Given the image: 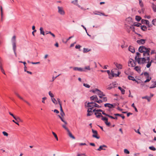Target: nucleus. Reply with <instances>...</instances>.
<instances>
[{"label":"nucleus","instance_id":"7c9ffc66","mask_svg":"<svg viewBox=\"0 0 156 156\" xmlns=\"http://www.w3.org/2000/svg\"><path fill=\"white\" fill-rule=\"evenodd\" d=\"M152 8L154 12L156 11V5H155L154 3H152Z\"/></svg>","mask_w":156,"mask_h":156},{"label":"nucleus","instance_id":"680f3d73","mask_svg":"<svg viewBox=\"0 0 156 156\" xmlns=\"http://www.w3.org/2000/svg\"><path fill=\"white\" fill-rule=\"evenodd\" d=\"M57 100L58 102V103L59 105H62V104L60 102V99L59 98H57Z\"/></svg>","mask_w":156,"mask_h":156},{"label":"nucleus","instance_id":"f3484780","mask_svg":"<svg viewBox=\"0 0 156 156\" xmlns=\"http://www.w3.org/2000/svg\"><path fill=\"white\" fill-rule=\"evenodd\" d=\"M141 23L142 24H145L147 25V24H149V22L147 20H141Z\"/></svg>","mask_w":156,"mask_h":156},{"label":"nucleus","instance_id":"ea45409f","mask_svg":"<svg viewBox=\"0 0 156 156\" xmlns=\"http://www.w3.org/2000/svg\"><path fill=\"white\" fill-rule=\"evenodd\" d=\"M52 133L53 134V135L54 136H55V138H56V140H58V138L57 135L54 132H52Z\"/></svg>","mask_w":156,"mask_h":156},{"label":"nucleus","instance_id":"58836bf2","mask_svg":"<svg viewBox=\"0 0 156 156\" xmlns=\"http://www.w3.org/2000/svg\"><path fill=\"white\" fill-rule=\"evenodd\" d=\"M50 34L54 38H55V35L54 34L51 33V31H48V32L46 34Z\"/></svg>","mask_w":156,"mask_h":156},{"label":"nucleus","instance_id":"4c0bfd02","mask_svg":"<svg viewBox=\"0 0 156 156\" xmlns=\"http://www.w3.org/2000/svg\"><path fill=\"white\" fill-rule=\"evenodd\" d=\"M149 149L153 151H155L156 150V148L153 146L149 147Z\"/></svg>","mask_w":156,"mask_h":156},{"label":"nucleus","instance_id":"0e129e2a","mask_svg":"<svg viewBox=\"0 0 156 156\" xmlns=\"http://www.w3.org/2000/svg\"><path fill=\"white\" fill-rule=\"evenodd\" d=\"M103 99V101L104 102L107 101V99L106 97H105L103 98H102Z\"/></svg>","mask_w":156,"mask_h":156},{"label":"nucleus","instance_id":"a878e982","mask_svg":"<svg viewBox=\"0 0 156 156\" xmlns=\"http://www.w3.org/2000/svg\"><path fill=\"white\" fill-rule=\"evenodd\" d=\"M114 87H115V86H114V84L112 83V84H111L109 85V86L107 88V89L108 90H110Z\"/></svg>","mask_w":156,"mask_h":156},{"label":"nucleus","instance_id":"4468645a","mask_svg":"<svg viewBox=\"0 0 156 156\" xmlns=\"http://www.w3.org/2000/svg\"><path fill=\"white\" fill-rule=\"evenodd\" d=\"M94 114L96 115L97 118H99L101 117V118H103V116L101 114V113H99L98 112H95L94 113Z\"/></svg>","mask_w":156,"mask_h":156},{"label":"nucleus","instance_id":"5701e85b","mask_svg":"<svg viewBox=\"0 0 156 156\" xmlns=\"http://www.w3.org/2000/svg\"><path fill=\"white\" fill-rule=\"evenodd\" d=\"M114 64L115 65V66H116L117 68L118 69H122V65L120 64H118L117 63L115 64L114 63Z\"/></svg>","mask_w":156,"mask_h":156},{"label":"nucleus","instance_id":"f03ea898","mask_svg":"<svg viewBox=\"0 0 156 156\" xmlns=\"http://www.w3.org/2000/svg\"><path fill=\"white\" fill-rule=\"evenodd\" d=\"M11 42L12 46V49L13 51L14 54L16 57H17V54L16 52V36H14L11 39Z\"/></svg>","mask_w":156,"mask_h":156},{"label":"nucleus","instance_id":"09e8293b","mask_svg":"<svg viewBox=\"0 0 156 156\" xmlns=\"http://www.w3.org/2000/svg\"><path fill=\"white\" fill-rule=\"evenodd\" d=\"M3 134L5 136H7L8 135V133L5 131H3L2 132Z\"/></svg>","mask_w":156,"mask_h":156},{"label":"nucleus","instance_id":"49530a36","mask_svg":"<svg viewBox=\"0 0 156 156\" xmlns=\"http://www.w3.org/2000/svg\"><path fill=\"white\" fill-rule=\"evenodd\" d=\"M124 152L126 154H129V151L126 149L124 150Z\"/></svg>","mask_w":156,"mask_h":156},{"label":"nucleus","instance_id":"a211bd4d","mask_svg":"<svg viewBox=\"0 0 156 156\" xmlns=\"http://www.w3.org/2000/svg\"><path fill=\"white\" fill-rule=\"evenodd\" d=\"M153 62V61L152 60H151L150 61H149V62H147V64L146 65V67L147 68H149L150 67V66H151L152 63Z\"/></svg>","mask_w":156,"mask_h":156},{"label":"nucleus","instance_id":"bb28decb","mask_svg":"<svg viewBox=\"0 0 156 156\" xmlns=\"http://www.w3.org/2000/svg\"><path fill=\"white\" fill-rule=\"evenodd\" d=\"M153 82V83L150 87V88L151 89L153 88L156 87V85H155L156 83L155 82Z\"/></svg>","mask_w":156,"mask_h":156},{"label":"nucleus","instance_id":"20e7f679","mask_svg":"<svg viewBox=\"0 0 156 156\" xmlns=\"http://www.w3.org/2000/svg\"><path fill=\"white\" fill-rule=\"evenodd\" d=\"M58 12L61 15H64L65 14V12L64 11L63 8L62 7H58Z\"/></svg>","mask_w":156,"mask_h":156},{"label":"nucleus","instance_id":"423d86ee","mask_svg":"<svg viewBox=\"0 0 156 156\" xmlns=\"http://www.w3.org/2000/svg\"><path fill=\"white\" fill-rule=\"evenodd\" d=\"M101 120L104 121L105 123L107 126H110L111 123L108 122V119L107 118L103 116L101 118Z\"/></svg>","mask_w":156,"mask_h":156},{"label":"nucleus","instance_id":"1a4fd4ad","mask_svg":"<svg viewBox=\"0 0 156 156\" xmlns=\"http://www.w3.org/2000/svg\"><path fill=\"white\" fill-rule=\"evenodd\" d=\"M148 48L146 47L145 46H141L138 48V51L140 53H143L146 50H147Z\"/></svg>","mask_w":156,"mask_h":156},{"label":"nucleus","instance_id":"f257e3e1","mask_svg":"<svg viewBox=\"0 0 156 156\" xmlns=\"http://www.w3.org/2000/svg\"><path fill=\"white\" fill-rule=\"evenodd\" d=\"M136 56L135 57V60L139 64H144L146 63V58L145 57L140 58L141 56V54L139 52L136 53Z\"/></svg>","mask_w":156,"mask_h":156},{"label":"nucleus","instance_id":"79ce46f5","mask_svg":"<svg viewBox=\"0 0 156 156\" xmlns=\"http://www.w3.org/2000/svg\"><path fill=\"white\" fill-rule=\"evenodd\" d=\"M139 3L141 7H143V4L141 0H139Z\"/></svg>","mask_w":156,"mask_h":156},{"label":"nucleus","instance_id":"052dcab7","mask_svg":"<svg viewBox=\"0 0 156 156\" xmlns=\"http://www.w3.org/2000/svg\"><path fill=\"white\" fill-rule=\"evenodd\" d=\"M144 74L145 76H148L149 73L147 72H145L144 73Z\"/></svg>","mask_w":156,"mask_h":156},{"label":"nucleus","instance_id":"aec40b11","mask_svg":"<svg viewBox=\"0 0 156 156\" xmlns=\"http://www.w3.org/2000/svg\"><path fill=\"white\" fill-rule=\"evenodd\" d=\"M111 75L110 74L109 75V78L110 79H112L113 77L114 76L115 73H114L113 71H111Z\"/></svg>","mask_w":156,"mask_h":156},{"label":"nucleus","instance_id":"e2e57ef3","mask_svg":"<svg viewBox=\"0 0 156 156\" xmlns=\"http://www.w3.org/2000/svg\"><path fill=\"white\" fill-rule=\"evenodd\" d=\"M74 37L73 36H70L67 39L66 41V42L65 43H66L69 39H71V38L73 37Z\"/></svg>","mask_w":156,"mask_h":156},{"label":"nucleus","instance_id":"8fccbe9b","mask_svg":"<svg viewBox=\"0 0 156 156\" xmlns=\"http://www.w3.org/2000/svg\"><path fill=\"white\" fill-rule=\"evenodd\" d=\"M62 127L64 128L67 131H68L69 129L68 128L64 125H62Z\"/></svg>","mask_w":156,"mask_h":156},{"label":"nucleus","instance_id":"c756f323","mask_svg":"<svg viewBox=\"0 0 156 156\" xmlns=\"http://www.w3.org/2000/svg\"><path fill=\"white\" fill-rule=\"evenodd\" d=\"M15 95L20 99L22 100H23V98L22 97H21L20 95L17 92H15Z\"/></svg>","mask_w":156,"mask_h":156},{"label":"nucleus","instance_id":"37998d69","mask_svg":"<svg viewBox=\"0 0 156 156\" xmlns=\"http://www.w3.org/2000/svg\"><path fill=\"white\" fill-rule=\"evenodd\" d=\"M0 69L2 72L5 75V73L4 71V70L2 66L0 67Z\"/></svg>","mask_w":156,"mask_h":156},{"label":"nucleus","instance_id":"4d7b16f0","mask_svg":"<svg viewBox=\"0 0 156 156\" xmlns=\"http://www.w3.org/2000/svg\"><path fill=\"white\" fill-rule=\"evenodd\" d=\"M60 74L58 75L57 76H56V77H55L54 76H53L52 78V80L51 81V82L53 81H54V80L58 76H59Z\"/></svg>","mask_w":156,"mask_h":156},{"label":"nucleus","instance_id":"bf43d9fd","mask_svg":"<svg viewBox=\"0 0 156 156\" xmlns=\"http://www.w3.org/2000/svg\"><path fill=\"white\" fill-rule=\"evenodd\" d=\"M1 22H2L3 20V14H1Z\"/></svg>","mask_w":156,"mask_h":156},{"label":"nucleus","instance_id":"f704fd0d","mask_svg":"<svg viewBox=\"0 0 156 156\" xmlns=\"http://www.w3.org/2000/svg\"><path fill=\"white\" fill-rule=\"evenodd\" d=\"M51 99L52 101L54 104H57V101L55 98H51Z\"/></svg>","mask_w":156,"mask_h":156},{"label":"nucleus","instance_id":"e433bc0d","mask_svg":"<svg viewBox=\"0 0 156 156\" xmlns=\"http://www.w3.org/2000/svg\"><path fill=\"white\" fill-rule=\"evenodd\" d=\"M133 25L137 27H139L140 26V25H141V24L140 23H134Z\"/></svg>","mask_w":156,"mask_h":156},{"label":"nucleus","instance_id":"393cba45","mask_svg":"<svg viewBox=\"0 0 156 156\" xmlns=\"http://www.w3.org/2000/svg\"><path fill=\"white\" fill-rule=\"evenodd\" d=\"M141 27V29L143 30L144 31H146L147 29V27L146 26L144 25L143 26H140Z\"/></svg>","mask_w":156,"mask_h":156},{"label":"nucleus","instance_id":"603ef678","mask_svg":"<svg viewBox=\"0 0 156 156\" xmlns=\"http://www.w3.org/2000/svg\"><path fill=\"white\" fill-rule=\"evenodd\" d=\"M2 60L0 57V67L2 66Z\"/></svg>","mask_w":156,"mask_h":156},{"label":"nucleus","instance_id":"13d9d810","mask_svg":"<svg viewBox=\"0 0 156 156\" xmlns=\"http://www.w3.org/2000/svg\"><path fill=\"white\" fill-rule=\"evenodd\" d=\"M121 73L119 72H118V74H115L114 76H115L116 77L119 76V75Z\"/></svg>","mask_w":156,"mask_h":156},{"label":"nucleus","instance_id":"7ed1b4c3","mask_svg":"<svg viewBox=\"0 0 156 156\" xmlns=\"http://www.w3.org/2000/svg\"><path fill=\"white\" fill-rule=\"evenodd\" d=\"M91 91L94 93L98 94V95H101L103 96H105V95L103 93L99 90L96 89L95 90H91Z\"/></svg>","mask_w":156,"mask_h":156},{"label":"nucleus","instance_id":"338daca9","mask_svg":"<svg viewBox=\"0 0 156 156\" xmlns=\"http://www.w3.org/2000/svg\"><path fill=\"white\" fill-rule=\"evenodd\" d=\"M85 69H87L88 70H90V66H86L85 67Z\"/></svg>","mask_w":156,"mask_h":156},{"label":"nucleus","instance_id":"473e14b6","mask_svg":"<svg viewBox=\"0 0 156 156\" xmlns=\"http://www.w3.org/2000/svg\"><path fill=\"white\" fill-rule=\"evenodd\" d=\"M88 113L87 114V116H90L91 115H92V111H89V109H88L87 110Z\"/></svg>","mask_w":156,"mask_h":156},{"label":"nucleus","instance_id":"c9c22d12","mask_svg":"<svg viewBox=\"0 0 156 156\" xmlns=\"http://www.w3.org/2000/svg\"><path fill=\"white\" fill-rule=\"evenodd\" d=\"M14 119L18 122H22V120L19 117H16Z\"/></svg>","mask_w":156,"mask_h":156},{"label":"nucleus","instance_id":"5fc2aeb1","mask_svg":"<svg viewBox=\"0 0 156 156\" xmlns=\"http://www.w3.org/2000/svg\"><path fill=\"white\" fill-rule=\"evenodd\" d=\"M78 0H75L72 2V3L74 4L75 5H76V3L77 2Z\"/></svg>","mask_w":156,"mask_h":156},{"label":"nucleus","instance_id":"39448f33","mask_svg":"<svg viewBox=\"0 0 156 156\" xmlns=\"http://www.w3.org/2000/svg\"><path fill=\"white\" fill-rule=\"evenodd\" d=\"M136 65L135 61L131 58H130L129 61L128 66L132 67H134Z\"/></svg>","mask_w":156,"mask_h":156},{"label":"nucleus","instance_id":"c85d7f7f","mask_svg":"<svg viewBox=\"0 0 156 156\" xmlns=\"http://www.w3.org/2000/svg\"><path fill=\"white\" fill-rule=\"evenodd\" d=\"M118 88L121 91L122 94H125V90L124 89H122L120 87H119Z\"/></svg>","mask_w":156,"mask_h":156},{"label":"nucleus","instance_id":"2eb2a0df","mask_svg":"<svg viewBox=\"0 0 156 156\" xmlns=\"http://www.w3.org/2000/svg\"><path fill=\"white\" fill-rule=\"evenodd\" d=\"M128 49L129 51L132 53H133L135 52V50L134 48L132 46H130L128 48Z\"/></svg>","mask_w":156,"mask_h":156},{"label":"nucleus","instance_id":"2f4dec72","mask_svg":"<svg viewBox=\"0 0 156 156\" xmlns=\"http://www.w3.org/2000/svg\"><path fill=\"white\" fill-rule=\"evenodd\" d=\"M128 79L129 80H132L133 81H135V79L134 77H133V76H129L128 77Z\"/></svg>","mask_w":156,"mask_h":156},{"label":"nucleus","instance_id":"774afa93","mask_svg":"<svg viewBox=\"0 0 156 156\" xmlns=\"http://www.w3.org/2000/svg\"><path fill=\"white\" fill-rule=\"evenodd\" d=\"M81 47L80 45H76L75 46V48L76 49H79Z\"/></svg>","mask_w":156,"mask_h":156},{"label":"nucleus","instance_id":"69168bd1","mask_svg":"<svg viewBox=\"0 0 156 156\" xmlns=\"http://www.w3.org/2000/svg\"><path fill=\"white\" fill-rule=\"evenodd\" d=\"M90 99L92 100H94L95 99V95H93L90 97Z\"/></svg>","mask_w":156,"mask_h":156},{"label":"nucleus","instance_id":"b1692460","mask_svg":"<svg viewBox=\"0 0 156 156\" xmlns=\"http://www.w3.org/2000/svg\"><path fill=\"white\" fill-rule=\"evenodd\" d=\"M126 21L128 22V23L130 24L132 22V19L130 17H129L126 19Z\"/></svg>","mask_w":156,"mask_h":156},{"label":"nucleus","instance_id":"9d476101","mask_svg":"<svg viewBox=\"0 0 156 156\" xmlns=\"http://www.w3.org/2000/svg\"><path fill=\"white\" fill-rule=\"evenodd\" d=\"M92 131L93 133V134L92 135V136L93 137L96 138V139H99L100 138V137L97 136L98 134L97 131L96 130H94L93 129H92Z\"/></svg>","mask_w":156,"mask_h":156},{"label":"nucleus","instance_id":"6e6d98bb","mask_svg":"<svg viewBox=\"0 0 156 156\" xmlns=\"http://www.w3.org/2000/svg\"><path fill=\"white\" fill-rule=\"evenodd\" d=\"M82 155H84V156H86L85 154L84 153L81 154L78 153L77 154V156H81Z\"/></svg>","mask_w":156,"mask_h":156},{"label":"nucleus","instance_id":"3c124183","mask_svg":"<svg viewBox=\"0 0 156 156\" xmlns=\"http://www.w3.org/2000/svg\"><path fill=\"white\" fill-rule=\"evenodd\" d=\"M46 99H47V98L46 97L43 98H42V102L43 103H45L44 100H46Z\"/></svg>","mask_w":156,"mask_h":156},{"label":"nucleus","instance_id":"c03bdc74","mask_svg":"<svg viewBox=\"0 0 156 156\" xmlns=\"http://www.w3.org/2000/svg\"><path fill=\"white\" fill-rule=\"evenodd\" d=\"M83 85L86 87L89 88L90 87V86L88 84L84 83L83 84Z\"/></svg>","mask_w":156,"mask_h":156},{"label":"nucleus","instance_id":"a19ab883","mask_svg":"<svg viewBox=\"0 0 156 156\" xmlns=\"http://www.w3.org/2000/svg\"><path fill=\"white\" fill-rule=\"evenodd\" d=\"M94 107H97L98 108H101V106H99L98 104L96 103H94Z\"/></svg>","mask_w":156,"mask_h":156},{"label":"nucleus","instance_id":"6ab92c4d","mask_svg":"<svg viewBox=\"0 0 156 156\" xmlns=\"http://www.w3.org/2000/svg\"><path fill=\"white\" fill-rule=\"evenodd\" d=\"M67 132L68 133V134L71 138L74 139H75V137L73 135L72 133L70 132L69 130Z\"/></svg>","mask_w":156,"mask_h":156},{"label":"nucleus","instance_id":"de8ad7c7","mask_svg":"<svg viewBox=\"0 0 156 156\" xmlns=\"http://www.w3.org/2000/svg\"><path fill=\"white\" fill-rule=\"evenodd\" d=\"M48 94L51 97V98H53V97H54V95L51 93V91L49 92Z\"/></svg>","mask_w":156,"mask_h":156},{"label":"nucleus","instance_id":"f8f14e48","mask_svg":"<svg viewBox=\"0 0 156 156\" xmlns=\"http://www.w3.org/2000/svg\"><path fill=\"white\" fill-rule=\"evenodd\" d=\"M73 70L78 71L80 72L85 71V70L83 68L78 67H74L73 68Z\"/></svg>","mask_w":156,"mask_h":156},{"label":"nucleus","instance_id":"a18cd8bd","mask_svg":"<svg viewBox=\"0 0 156 156\" xmlns=\"http://www.w3.org/2000/svg\"><path fill=\"white\" fill-rule=\"evenodd\" d=\"M151 79V77H150V78H149L148 79H147L144 81V83H147L149 82L150 80Z\"/></svg>","mask_w":156,"mask_h":156},{"label":"nucleus","instance_id":"864d4df0","mask_svg":"<svg viewBox=\"0 0 156 156\" xmlns=\"http://www.w3.org/2000/svg\"><path fill=\"white\" fill-rule=\"evenodd\" d=\"M103 102V101L102 100H96L95 101V102H96L99 104H100L101 103H102Z\"/></svg>","mask_w":156,"mask_h":156},{"label":"nucleus","instance_id":"4be33fe9","mask_svg":"<svg viewBox=\"0 0 156 156\" xmlns=\"http://www.w3.org/2000/svg\"><path fill=\"white\" fill-rule=\"evenodd\" d=\"M91 50V49H89L88 48H83V52L84 53H87Z\"/></svg>","mask_w":156,"mask_h":156},{"label":"nucleus","instance_id":"6e6552de","mask_svg":"<svg viewBox=\"0 0 156 156\" xmlns=\"http://www.w3.org/2000/svg\"><path fill=\"white\" fill-rule=\"evenodd\" d=\"M151 50V49L149 48H148L147 50L143 52V55L144 57H145L146 56H149L150 55V52Z\"/></svg>","mask_w":156,"mask_h":156},{"label":"nucleus","instance_id":"9b49d317","mask_svg":"<svg viewBox=\"0 0 156 156\" xmlns=\"http://www.w3.org/2000/svg\"><path fill=\"white\" fill-rule=\"evenodd\" d=\"M146 41V39H141L140 40H137L136 42L139 45L144 44L145 43Z\"/></svg>","mask_w":156,"mask_h":156},{"label":"nucleus","instance_id":"412c9836","mask_svg":"<svg viewBox=\"0 0 156 156\" xmlns=\"http://www.w3.org/2000/svg\"><path fill=\"white\" fill-rule=\"evenodd\" d=\"M40 33L41 34L44 35V31L42 27H41L40 28Z\"/></svg>","mask_w":156,"mask_h":156},{"label":"nucleus","instance_id":"0eeeda50","mask_svg":"<svg viewBox=\"0 0 156 156\" xmlns=\"http://www.w3.org/2000/svg\"><path fill=\"white\" fill-rule=\"evenodd\" d=\"M60 115H60H58L59 117L60 118L61 121H62L63 122H64L66 125L67 124V123L66 122V121L65 120H64L62 117L65 115V114L64 113V112H61Z\"/></svg>","mask_w":156,"mask_h":156},{"label":"nucleus","instance_id":"72a5a7b5","mask_svg":"<svg viewBox=\"0 0 156 156\" xmlns=\"http://www.w3.org/2000/svg\"><path fill=\"white\" fill-rule=\"evenodd\" d=\"M135 19L137 21H139L141 19V18L140 16H136Z\"/></svg>","mask_w":156,"mask_h":156},{"label":"nucleus","instance_id":"cd10ccee","mask_svg":"<svg viewBox=\"0 0 156 156\" xmlns=\"http://www.w3.org/2000/svg\"><path fill=\"white\" fill-rule=\"evenodd\" d=\"M107 107H108L109 109L114 108L115 106L113 105L108 103Z\"/></svg>","mask_w":156,"mask_h":156},{"label":"nucleus","instance_id":"ddd939ff","mask_svg":"<svg viewBox=\"0 0 156 156\" xmlns=\"http://www.w3.org/2000/svg\"><path fill=\"white\" fill-rule=\"evenodd\" d=\"M107 146L105 145H101L100 146L99 148L97 149V150L98 151H100L101 150H105V149L104 148V147L107 148Z\"/></svg>","mask_w":156,"mask_h":156},{"label":"nucleus","instance_id":"dca6fc26","mask_svg":"<svg viewBox=\"0 0 156 156\" xmlns=\"http://www.w3.org/2000/svg\"><path fill=\"white\" fill-rule=\"evenodd\" d=\"M134 69L137 71L138 73H140L141 71V67L140 66H136L134 68Z\"/></svg>","mask_w":156,"mask_h":156}]
</instances>
